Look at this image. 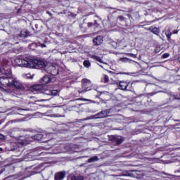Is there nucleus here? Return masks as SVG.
<instances>
[{
	"label": "nucleus",
	"instance_id": "1",
	"mask_svg": "<svg viewBox=\"0 0 180 180\" xmlns=\"http://www.w3.org/2000/svg\"><path fill=\"white\" fill-rule=\"evenodd\" d=\"M8 63L9 61H8L6 59H4L1 63L0 75L6 76H2L0 77L1 85L4 86V88H6V86H14V88H16V89L23 91V89H25L23 85L18 82L15 77L9 76L12 74V72L11 71L10 68H7Z\"/></svg>",
	"mask_w": 180,
	"mask_h": 180
},
{
	"label": "nucleus",
	"instance_id": "2",
	"mask_svg": "<svg viewBox=\"0 0 180 180\" xmlns=\"http://www.w3.org/2000/svg\"><path fill=\"white\" fill-rule=\"evenodd\" d=\"M51 133L46 134L44 136V135L41 134H37L34 136H30L29 138H26L25 139V137L20 136L19 138L18 143L20 144H22V146H26V144L31 143V141H33V140H40L42 141V143H47V141H50L51 140Z\"/></svg>",
	"mask_w": 180,
	"mask_h": 180
},
{
	"label": "nucleus",
	"instance_id": "3",
	"mask_svg": "<svg viewBox=\"0 0 180 180\" xmlns=\"http://www.w3.org/2000/svg\"><path fill=\"white\" fill-rule=\"evenodd\" d=\"M36 67L44 68L46 63L40 59H30L29 68H36Z\"/></svg>",
	"mask_w": 180,
	"mask_h": 180
},
{
	"label": "nucleus",
	"instance_id": "4",
	"mask_svg": "<svg viewBox=\"0 0 180 180\" xmlns=\"http://www.w3.org/2000/svg\"><path fill=\"white\" fill-rule=\"evenodd\" d=\"M92 87V83L91 80L88 79H84L82 81V90H78L79 94H84V92H88V91H91V88Z\"/></svg>",
	"mask_w": 180,
	"mask_h": 180
},
{
	"label": "nucleus",
	"instance_id": "5",
	"mask_svg": "<svg viewBox=\"0 0 180 180\" xmlns=\"http://www.w3.org/2000/svg\"><path fill=\"white\" fill-rule=\"evenodd\" d=\"M30 63V58L20 59V58H17L15 59V63L18 67H24L25 68H29V64Z\"/></svg>",
	"mask_w": 180,
	"mask_h": 180
},
{
	"label": "nucleus",
	"instance_id": "6",
	"mask_svg": "<svg viewBox=\"0 0 180 180\" xmlns=\"http://www.w3.org/2000/svg\"><path fill=\"white\" fill-rule=\"evenodd\" d=\"M42 94L49 96V99H51V96H57L58 91L57 90H46L43 91Z\"/></svg>",
	"mask_w": 180,
	"mask_h": 180
},
{
	"label": "nucleus",
	"instance_id": "7",
	"mask_svg": "<svg viewBox=\"0 0 180 180\" xmlns=\"http://www.w3.org/2000/svg\"><path fill=\"white\" fill-rule=\"evenodd\" d=\"M41 89H43V85H41V84H34L31 88V91L34 94H39V93H40Z\"/></svg>",
	"mask_w": 180,
	"mask_h": 180
},
{
	"label": "nucleus",
	"instance_id": "8",
	"mask_svg": "<svg viewBox=\"0 0 180 180\" xmlns=\"http://www.w3.org/2000/svg\"><path fill=\"white\" fill-rule=\"evenodd\" d=\"M47 72L49 74H51V75H57L58 74V70L57 68H56V66L54 65H51L46 68Z\"/></svg>",
	"mask_w": 180,
	"mask_h": 180
},
{
	"label": "nucleus",
	"instance_id": "9",
	"mask_svg": "<svg viewBox=\"0 0 180 180\" xmlns=\"http://www.w3.org/2000/svg\"><path fill=\"white\" fill-rule=\"evenodd\" d=\"M93 43L94 46H101V44L103 43V37L97 36L96 38L93 39Z\"/></svg>",
	"mask_w": 180,
	"mask_h": 180
},
{
	"label": "nucleus",
	"instance_id": "10",
	"mask_svg": "<svg viewBox=\"0 0 180 180\" xmlns=\"http://www.w3.org/2000/svg\"><path fill=\"white\" fill-rule=\"evenodd\" d=\"M85 176L81 174L70 175L68 177V180H84Z\"/></svg>",
	"mask_w": 180,
	"mask_h": 180
},
{
	"label": "nucleus",
	"instance_id": "11",
	"mask_svg": "<svg viewBox=\"0 0 180 180\" xmlns=\"http://www.w3.org/2000/svg\"><path fill=\"white\" fill-rule=\"evenodd\" d=\"M65 178V172H60L55 174L54 179L55 180H63Z\"/></svg>",
	"mask_w": 180,
	"mask_h": 180
},
{
	"label": "nucleus",
	"instance_id": "12",
	"mask_svg": "<svg viewBox=\"0 0 180 180\" xmlns=\"http://www.w3.org/2000/svg\"><path fill=\"white\" fill-rule=\"evenodd\" d=\"M119 86L122 91H129V89H127L129 86V83H127V82H120Z\"/></svg>",
	"mask_w": 180,
	"mask_h": 180
},
{
	"label": "nucleus",
	"instance_id": "13",
	"mask_svg": "<svg viewBox=\"0 0 180 180\" xmlns=\"http://www.w3.org/2000/svg\"><path fill=\"white\" fill-rule=\"evenodd\" d=\"M53 79H51V77H50V76H44L41 81V84H50V82H52Z\"/></svg>",
	"mask_w": 180,
	"mask_h": 180
},
{
	"label": "nucleus",
	"instance_id": "14",
	"mask_svg": "<svg viewBox=\"0 0 180 180\" xmlns=\"http://www.w3.org/2000/svg\"><path fill=\"white\" fill-rule=\"evenodd\" d=\"M96 119H103L105 117H107L106 112L105 110H103L97 114L95 115Z\"/></svg>",
	"mask_w": 180,
	"mask_h": 180
},
{
	"label": "nucleus",
	"instance_id": "15",
	"mask_svg": "<svg viewBox=\"0 0 180 180\" xmlns=\"http://www.w3.org/2000/svg\"><path fill=\"white\" fill-rule=\"evenodd\" d=\"M114 140L117 143V144H122L123 143V138L120 136H114Z\"/></svg>",
	"mask_w": 180,
	"mask_h": 180
},
{
	"label": "nucleus",
	"instance_id": "16",
	"mask_svg": "<svg viewBox=\"0 0 180 180\" xmlns=\"http://www.w3.org/2000/svg\"><path fill=\"white\" fill-rule=\"evenodd\" d=\"M149 30L154 34H158L160 33V30L155 27H149Z\"/></svg>",
	"mask_w": 180,
	"mask_h": 180
},
{
	"label": "nucleus",
	"instance_id": "17",
	"mask_svg": "<svg viewBox=\"0 0 180 180\" xmlns=\"http://www.w3.org/2000/svg\"><path fill=\"white\" fill-rule=\"evenodd\" d=\"M95 161H99L98 156H94L88 160V162H95Z\"/></svg>",
	"mask_w": 180,
	"mask_h": 180
},
{
	"label": "nucleus",
	"instance_id": "18",
	"mask_svg": "<svg viewBox=\"0 0 180 180\" xmlns=\"http://www.w3.org/2000/svg\"><path fill=\"white\" fill-rule=\"evenodd\" d=\"M91 58H93V60H96V61H98L99 63H101V61H102V59L101 58V57H99L98 56L93 55L91 56Z\"/></svg>",
	"mask_w": 180,
	"mask_h": 180
},
{
	"label": "nucleus",
	"instance_id": "19",
	"mask_svg": "<svg viewBox=\"0 0 180 180\" xmlns=\"http://www.w3.org/2000/svg\"><path fill=\"white\" fill-rule=\"evenodd\" d=\"M83 65L86 68H89L91 67V62L89 60H84Z\"/></svg>",
	"mask_w": 180,
	"mask_h": 180
},
{
	"label": "nucleus",
	"instance_id": "20",
	"mask_svg": "<svg viewBox=\"0 0 180 180\" xmlns=\"http://www.w3.org/2000/svg\"><path fill=\"white\" fill-rule=\"evenodd\" d=\"M120 61H122V63H130V60L127 58H121Z\"/></svg>",
	"mask_w": 180,
	"mask_h": 180
},
{
	"label": "nucleus",
	"instance_id": "21",
	"mask_svg": "<svg viewBox=\"0 0 180 180\" xmlns=\"http://www.w3.org/2000/svg\"><path fill=\"white\" fill-rule=\"evenodd\" d=\"M165 35H166L167 40H169V41L171 40V36L172 35V33L165 32Z\"/></svg>",
	"mask_w": 180,
	"mask_h": 180
},
{
	"label": "nucleus",
	"instance_id": "22",
	"mask_svg": "<svg viewBox=\"0 0 180 180\" xmlns=\"http://www.w3.org/2000/svg\"><path fill=\"white\" fill-rule=\"evenodd\" d=\"M96 25H97V22H96V20H95L94 23L89 22L88 23V27H92V26H96Z\"/></svg>",
	"mask_w": 180,
	"mask_h": 180
},
{
	"label": "nucleus",
	"instance_id": "23",
	"mask_svg": "<svg viewBox=\"0 0 180 180\" xmlns=\"http://www.w3.org/2000/svg\"><path fill=\"white\" fill-rule=\"evenodd\" d=\"M104 112H105V113L107 115V117H108V116H109V115H110V113H112V109L105 110Z\"/></svg>",
	"mask_w": 180,
	"mask_h": 180
},
{
	"label": "nucleus",
	"instance_id": "24",
	"mask_svg": "<svg viewBox=\"0 0 180 180\" xmlns=\"http://www.w3.org/2000/svg\"><path fill=\"white\" fill-rule=\"evenodd\" d=\"M27 34H26L25 31H21L20 37H26Z\"/></svg>",
	"mask_w": 180,
	"mask_h": 180
},
{
	"label": "nucleus",
	"instance_id": "25",
	"mask_svg": "<svg viewBox=\"0 0 180 180\" xmlns=\"http://www.w3.org/2000/svg\"><path fill=\"white\" fill-rule=\"evenodd\" d=\"M104 82L105 84H108V82H109V77H108V75H104Z\"/></svg>",
	"mask_w": 180,
	"mask_h": 180
},
{
	"label": "nucleus",
	"instance_id": "26",
	"mask_svg": "<svg viewBox=\"0 0 180 180\" xmlns=\"http://www.w3.org/2000/svg\"><path fill=\"white\" fill-rule=\"evenodd\" d=\"M127 56H129V57H132V58H136L137 57V55L134 53H127Z\"/></svg>",
	"mask_w": 180,
	"mask_h": 180
},
{
	"label": "nucleus",
	"instance_id": "27",
	"mask_svg": "<svg viewBox=\"0 0 180 180\" xmlns=\"http://www.w3.org/2000/svg\"><path fill=\"white\" fill-rule=\"evenodd\" d=\"M162 57V58H168V57H169V53H164Z\"/></svg>",
	"mask_w": 180,
	"mask_h": 180
},
{
	"label": "nucleus",
	"instance_id": "28",
	"mask_svg": "<svg viewBox=\"0 0 180 180\" xmlns=\"http://www.w3.org/2000/svg\"><path fill=\"white\" fill-rule=\"evenodd\" d=\"M3 140H5V136L0 134V141H3Z\"/></svg>",
	"mask_w": 180,
	"mask_h": 180
},
{
	"label": "nucleus",
	"instance_id": "29",
	"mask_svg": "<svg viewBox=\"0 0 180 180\" xmlns=\"http://www.w3.org/2000/svg\"><path fill=\"white\" fill-rule=\"evenodd\" d=\"M12 131H18V130H19L18 128H13L12 129Z\"/></svg>",
	"mask_w": 180,
	"mask_h": 180
},
{
	"label": "nucleus",
	"instance_id": "30",
	"mask_svg": "<svg viewBox=\"0 0 180 180\" xmlns=\"http://www.w3.org/2000/svg\"><path fill=\"white\" fill-rule=\"evenodd\" d=\"M40 46H41V47L42 49L44 48V47H46V44H41Z\"/></svg>",
	"mask_w": 180,
	"mask_h": 180
},
{
	"label": "nucleus",
	"instance_id": "31",
	"mask_svg": "<svg viewBox=\"0 0 180 180\" xmlns=\"http://www.w3.org/2000/svg\"><path fill=\"white\" fill-rule=\"evenodd\" d=\"M178 30H174V32H173V34H178Z\"/></svg>",
	"mask_w": 180,
	"mask_h": 180
},
{
	"label": "nucleus",
	"instance_id": "32",
	"mask_svg": "<svg viewBox=\"0 0 180 180\" xmlns=\"http://www.w3.org/2000/svg\"><path fill=\"white\" fill-rule=\"evenodd\" d=\"M25 110H33V109L28 108V109H25Z\"/></svg>",
	"mask_w": 180,
	"mask_h": 180
},
{
	"label": "nucleus",
	"instance_id": "33",
	"mask_svg": "<svg viewBox=\"0 0 180 180\" xmlns=\"http://www.w3.org/2000/svg\"><path fill=\"white\" fill-rule=\"evenodd\" d=\"M155 51H156V53H158V51H158V49H155Z\"/></svg>",
	"mask_w": 180,
	"mask_h": 180
},
{
	"label": "nucleus",
	"instance_id": "34",
	"mask_svg": "<svg viewBox=\"0 0 180 180\" xmlns=\"http://www.w3.org/2000/svg\"><path fill=\"white\" fill-rule=\"evenodd\" d=\"M4 149L2 148H0V151H3Z\"/></svg>",
	"mask_w": 180,
	"mask_h": 180
},
{
	"label": "nucleus",
	"instance_id": "35",
	"mask_svg": "<svg viewBox=\"0 0 180 180\" xmlns=\"http://www.w3.org/2000/svg\"><path fill=\"white\" fill-rule=\"evenodd\" d=\"M32 103V105H35L36 103Z\"/></svg>",
	"mask_w": 180,
	"mask_h": 180
},
{
	"label": "nucleus",
	"instance_id": "36",
	"mask_svg": "<svg viewBox=\"0 0 180 180\" xmlns=\"http://www.w3.org/2000/svg\"><path fill=\"white\" fill-rule=\"evenodd\" d=\"M27 78H29V75H27Z\"/></svg>",
	"mask_w": 180,
	"mask_h": 180
},
{
	"label": "nucleus",
	"instance_id": "37",
	"mask_svg": "<svg viewBox=\"0 0 180 180\" xmlns=\"http://www.w3.org/2000/svg\"><path fill=\"white\" fill-rule=\"evenodd\" d=\"M91 113H94L95 112H94V111H90Z\"/></svg>",
	"mask_w": 180,
	"mask_h": 180
},
{
	"label": "nucleus",
	"instance_id": "38",
	"mask_svg": "<svg viewBox=\"0 0 180 180\" xmlns=\"http://www.w3.org/2000/svg\"><path fill=\"white\" fill-rule=\"evenodd\" d=\"M47 13H48L49 15H50V12L48 11Z\"/></svg>",
	"mask_w": 180,
	"mask_h": 180
},
{
	"label": "nucleus",
	"instance_id": "39",
	"mask_svg": "<svg viewBox=\"0 0 180 180\" xmlns=\"http://www.w3.org/2000/svg\"><path fill=\"white\" fill-rule=\"evenodd\" d=\"M94 92H96V89H94Z\"/></svg>",
	"mask_w": 180,
	"mask_h": 180
},
{
	"label": "nucleus",
	"instance_id": "40",
	"mask_svg": "<svg viewBox=\"0 0 180 180\" xmlns=\"http://www.w3.org/2000/svg\"><path fill=\"white\" fill-rule=\"evenodd\" d=\"M58 117H61V116H60V115H59V116H58Z\"/></svg>",
	"mask_w": 180,
	"mask_h": 180
},
{
	"label": "nucleus",
	"instance_id": "41",
	"mask_svg": "<svg viewBox=\"0 0 180 180\" xmlns=\"http://www.w3.org/2000/svg\"><path fill=\"white\" fill-rule=\"evenodd\" d=\"M96 98H98V96H97V95H96Z\"/></svg>",
	"mask_w": 180,
	"mask_h": 180
},
{
	"label": "nucleus",
	"instance_id": "42",
	"mask_svg": "<svg viewBox=\"0 0 180 180\" xmlns=\"http://www.w3.org/2000/svg\"><path fill=\"white\" fill-rule=\"evenodd\" d=\"M4 32H5V30H2Z\"/></svg>",
	"mask_w": 180,
	"mask_h": 180
},
{
	"label": "nucleus",
	"instance_id": "43",
	"mask_svg": "<svg viewBox=\"0 0 180 180\" xmlns=\"http://www.w3.org/2000/svg\"><path fill=\"white\" fill-rule=\"evenodd\" d=\"M179 91H180V88H179Z\"/></svg>",
	"mask_w": 180,
	"mask_h": 180
}]
</instances>
